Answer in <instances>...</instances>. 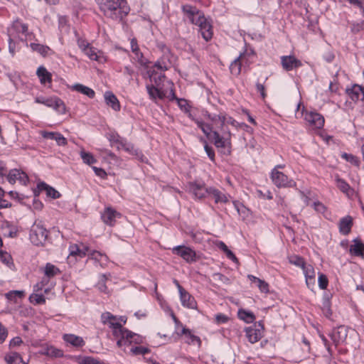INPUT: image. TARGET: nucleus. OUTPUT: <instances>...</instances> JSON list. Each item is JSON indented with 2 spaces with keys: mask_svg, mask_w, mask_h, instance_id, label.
<instances>
[{
  "mask_svg": "<svg viewBox=\"0 0 364 364\" xmlns=\"http://www.w3.org/2000/svg\"><path fill=\"white\" fill-rule=\"evenodd\" d=\"M104 16L113 21H120L129 12L127 0H98Z\"/></svg>",
  "mask_w": 364,
  "mask_h": 364,
  "instance_id": "obj_1",
  "label": "nucleus"
},
{
  "mask_svg": "<svg viewBox=\"0 0 364 364\" xmlns=\"http://www.w3.org/2000/svg\"><path fill=\"white\" fill-rule=\"evenodd\" d=\"M182 10L190 21L199 27L203 38L206 41H209L213 36L212 26L205 18L203 14L196 7L188 4L184 5Z\"/></svg>",
  "mask_w": 364,
  "mask_h": 364,
  "instance_id": "obj_2",
  "label": "nucleus"
},
{
  "mask_svg": "<svg viewBox=\"0 0 364 364\" xmlns=\"http://www.w3.org/2000/svg\"><path fill=\"white\" fill-rule=\"evenodd\" d=\"M101 319L104 324H107L112 328L113 335L116 338L122 336L129 339L132 337H136L134 341H137L139 340V335L124 328L119 323L118 317L113 316L111 313H103L101 316Z\"/></svg>",
  "mask_w": 364,
  "mask_h": 364,
  "instance_id": "obj_3",
  "label": "nucleus"
},
{
  "mask_svg": "<svg viewBox=\"0 0 364 364\" xmlns=\"http://www.w3.org/2000/svg\"><path fill=\"white\" fill-rule=\"evenodd\" d=\"M211 139L217 148L223 149L222 151L225 154H230L232 143L231 133L229 130L223 129L222 134H220L216 131L213 132Z\"/></svg>",
  "mask_w": 364,
  "mask_h": 364,
  "instance_id": "obj_4",
  "label": "nucleus"
},
{
  "mask_svg": "<svg viewBox=\"0 0 364 364\" xmlns=\"http://www.w3.org/2000/svg\"><path fill=\"white\" fill-rule=\"evenodd\" d=\"M48 237L47 230L39 223H34L30 231V240L35 245H42Z\"/></svg>",
  "mask_w": 364,
  "mask_h": 364,
  "instance_id": "obj_5",
  "label": "nucleus"
},
{
  "mask_svg": "<svg viewBox=\"0 0 364 364\" xmlns=\"http://www.w3.org/2000/svg\"><path fill=\"white\" fill-rule=\"evenodd\" d=\"M271 178L273 183L278 188L295 187L296 182L285 175L284 173L273 168L271 173Z\"/></svg>",
  "mask_w": 364,
  "mask_h": 364,
  "instance_id": "obj_6",
  "label": "nucleus"
},
{
  "mask_svg": "<svg viewBox=\"0 0 364 364\" xmlns=\"http://www.w3.org/2000/svg\"><path fill=\"white\" fill-rule=\"evenodd\" d=\"M172 252L189 263L196 260V252L189 247L179 245L173 247Z\"/></svg>",
  "mask_w": 364,
  "mask_h": 364,
  "instance_id": "obj_7",
  "label": "nucleus"
},
{
  "mask_svg": "<svg viewBox=\"0 0 364 364\" xmlns=\"http://www.w3.org/2000/svg\"><path fill=\"white\" fill-rule=\"evenodd\" d=\"M264 327L261 322L245 328L246 336L251 343H255L262 337Z\"/></svg>",
  "mask_w": 364,
  "mask_h": 364,
  "instance_id": "obj_8",
  "label": "nucleus"
},
{
  "mask_svg": "<svg viewBox=\"0 0 364 364\" xmlns=\"http://www.w3.org/2000/svg\"><path fill=\"white\" fill-rule=\"evenodd\" d=\"M347 336L348 328L346 326H340L334 328L330 334V337L336 346L344 343Z\"/></svg>",
  "mask_w": 364,
  "mask_h": 364,
  "instance_id": "obj_9",
  "label": "nucleus"
},
{
  "mask_svg": "<svg viewBox=\"0 0 364 364\" xmlns=\"http://www.w3.org/2000/svg\"><path fill=\"white\" fill-rule=\"evenodd\" d=\"M18 33H22L26 38L31 35V33L28 32V26L26 24L16 21L8 29V36H14V38H16V34Z\"/></svg>",
  "mask_w": 364,
  "mask_h": 364,
  "instance_id": "obj_10",
  "label": "nucleus"
},
{
  "mask_svg": "<svg viewBox=\"0 0 364 364\" xmlns=\"http://www.w3.org/2000/svg\"><path fill=\"white\" fill-rule=\"evenodd\" d=\"M306 122L316 129H321L324 124V118L319 113L310 112L305 115Z\"/></svg>",
  "mask_w": 364,
  "mask_h": 364,
  "instance_id": "obj_11",
  "label": "nucleus"
},
{
  "mask_svg": "<svg viewBox=\"0 0 364 364\" xmlns=\"http://www.w3.org/2000/svg\"><path fill=\"white\" fill-rule=\"evenodd\" d=\"M281 63L283 69L286 71L292 70L293 69L301 65V62L296 59L294 55L282 56Z\"/></svg>",
  "mask_w": 364,
  "mask_h": 364,
  "instance_id": "obj_12",
  "label": "nucleus"
},
{
  "mask_svg": "<svg viewBox=\"0 0 364 364\" xmlns=\"http://www.w3.org/2000/svg\"><path fill=\"white\" fill-rule=\"evenodd\" d=\"M117 149H123L125 151L135 156L140 161H144V156L141 151L135 149L133 144L128 143L124 139L119 141V144L117 146Z\"/></svg>",
  "mask_w": 364,
  "mask_h": 364,
  "instance_id": "obj_13",
  "label": "nucleus"
},
{
  "mask_svg": "<svg viewBox=\"0 0 364 364\" xmlns=\"http://www.w3.org/2000/svg\"><path fill=\"white\" fill-rule=\"evenodd\" d=\"M47 283L48 280L46 281L45 279H43L40 284H37L34 287V291L36 293L32 294L29 297L31 303L34 304H42L46 302L44 296L42 294L38 293V291H41L42 289V287L46 285Z\"/></svg>",
  "mask_w": 364,
  "mask_h": 364,
  "instance_id": "obj_14",
  "label": "nucleus"
},
{
  "mask_svg": "<svg viewBox=\"0 0 364 364\" xmlns=\"http://www.w3.org/2000/svg\"><path fill=\"white\" fill-rule=\"evenodd\" d=\"M41 134L45 139L55 140L58 146H65L68 144L67 139L59 132L41 131Z\"/></svg>",
  "mask_w": 364,
  "mask_h": 364,
  "instance_id": "obj_15",
  "label": "nucleus"
},
{
  "mask_svg": "<svg viewBox=\"0 0 364 364\" xmlns=\"http://www.w3.org/2000/svg\"><path fill=\"white\" fill-rule=\"evenodd\" d=\"M120 213H117L115 210L107 208L102 215L103 222L110 226L114 225L116 218L120 217Z\"/></svg>",
  "mask_w": 364,
  "mask_h": 364,
  "instance_id": "obj_16",
  "label": "nucleus"
},
{
  "mask_svg": "<svg viewBox=\"0 0 364 364\" xmlns=\"http://www.w3.org/2000/svg\"><path fill=\"white\" fill-rule=\"evenodd\" d=\"M46 106L51 107L60 113L65 112V106L63 102L56 97L47 98Z\"/></svg>",
  "mask_w": 364,
  "mask_h": 364,
  "instance_id": "obj_17",
  "label": "nucleus"
},
{
  "mask_svg": "<svg viewBox=\"0 0 364 364\" xmlns=\"http://www.w3.org/2000/svg\"><path fill=\"white\" fill-rule=\"evenodd\" d=\"M181 335L183 336L185 342L189 345H197L198 347L201 345V341L198 336L192 334L191 331L183 327L181 331Z\"/></svg>",
  "mask_w": 364,
  "mask_h": 364,
  "instance_id": "obj_18",
  "label": "nucleus"
},
{
  "mask_svg": "<svg viewBox=\"0 0 364 364\" xmlns=\"http://www.w3.org/2000/svg\"><path fill=\"white\" fill-rule=\"evenodd\" d=\"M190 191L198 198H203L208 195V188H206L203 185L196 183H191L189 185Z\"/></svg>",
  "mask_w": 364,
  "mask_h": 364,
  "instance_id": "obj_19",
  "label": "nucleus"
},
{
  "mask_svg": "<svg viewBox=\"0 0 364 364\" xmlns=\"http://www.w3.org/2000/svg\"><path fill=\"white\" fill-rule=\"evenodd\" d=\"M37 189L38 193L43 191H46V195L53 199L58 198L60 196V194L58 191L44 182L38 183Z\"/></svg>",
  "mask_w": 364,
  "mask_h": 364,
  "instance_id": "obj_20",
  "label": "nucleus"
},
{
  "mask_svg": "<svg viewBox=\"0 0 364 364\" xmlns=\"http://www.w3.org/2000/svg\"><path fill=\"white\" fill-rule=\"evenodd\" d=\"M353 225L352 217L347 215L343 218L339 223V231L344 235H348L350 232Z\"/></svg>",
  "mask_w": 364,
  "mask_h": 364,
  "instance_id": "obj_21",
  "label": "nucleus"
},
{
  "mask_svg": "<svg viewBox=\"0 0 364 364\" xmlns=\"http://www.w3.org/2000/svg\"><path fill=\"white\" fill-rule=\"evenodd\" d=\"M180 299L183 306L194 309L196 306V302L194 301V298L191 296V295L185 289H183L179 292Z\"/></svg>",
  "mask_w": 364,
  "mask_h": 364,
  "instance_id": "obj_22",
  "label": "nucleus"
},
{
  "mask_svg": "<svg viewBox=\"0 0 364 364\" xmlns=\"http://www.w3.org/2000/svg\"><path fill=\"white\" fill-rule=\"evenodd\" d=\"M346 92L353 101L361 100L363 87L355 84L351 88L347 89Z\"/></svg>",
  "mask_w": 364,
  "mask_h": 364,
  "instance_id": "obj_23",
  "label": "nucleus"
},
{
  "mask_svg": "<svg viewBox=\"0 0 364 364\" xmlns=\"http://www.w3.org/2000/svg\"><path fill=\"white\" fill-rule=\"evenodd\" d=\"M208 191V196H211L216 203H225L228 201V197L218 189L209 188Z\"/></svg>",
  "mask_w": 364,
  "mask_h": 364,
  "instance_id": "obj_24",
  "label": "nucleus"
},
{
  "mask_svg": "<svg viewBox=\"0 0 364 364\" xmlns=\"http://www.w3.org/2000/svg\"><path fill=\"white\" fill-rule=\"evenodd\" d=\"M64 341L75 347H81L85 345L83 338L74 334H65L63 336Z\"/></svg>",
  "mask_w": 364,
  "mask_h": 364,
  "instance_id": "obj_25",
  "label": "nucleus"
},
{
  "mask_svg": "<svg viewBox=\"0 0 364 364\" xmlns=\"http://www.w3.org/2000/svg\"><path fill=\"white\" fill-rule=\"evenodd\" d=\"M105 99L107 105L110 106L114 111L120 109L119 102L113 93L110 92H105Z\"/></svg>",
  "mask_w": 364,
  "mask_h": 364,
  "instance_id": "obj_26",
  "label": "nucleus"
},
{
  "mask_svg": "<svg viewBox=\"0 0 364 364\" xmlns=\"http://www.w3.org/2000/svg\"><path fill=\"white\" fill-rule=\"evenodd\" d=\"M354 244L350 247V252L355 256H358L364 258V244L359 240H354Z\"/></svg>",
  "mask_w": 364,
  "mask_h": 364,
  "instance_id": "obj_27",
  "label": "nucleus"
},
{
  "mask_svg": "<svg viewBox=\"0 0 364 364\" xmlns=\"http://www.w3.org/2000/svg\"><path fill=\"white\" fill-rule=\"evenodd\" d=\"M146 89L149 97L153 100H156V98L162 100L166 97L164 92L159 89L157 86L155 87L152 85H146Z\"/></svg>",
  "mask_w": 364,
  "mask_h": 364,
  "instance_id": "obj_28",
  "label": "nucleus"
},
{
  "mask_svg": "<svg viewBox=\"0 0 364 364\" xmlns=\"http://www.w3.org/2000/svg\"><path fill=\"white\" fill-rule=\"evenodd\" d=\"M244 54H240L234 61L230 64V70L234 75H239L241 72V63L244 58Z\"/></svg>",
  "mask_w": 364,
  "mask_h": 364,
  "instance_id": "obj_29",
  "label": "nucleus"
},
{
  "mask_svg": "<svg viewBox=\"0 0 364 364\" xmlns=\"http://www.w3.org/2000/svg\"><path fill=\"white\" fill-rule=\"evenodd\" d=\"M72 89L85 95H87L90 98H93L95 97V91L92 89L82 84H75L73 85Z\"/></svg>",
  "mask_w": 364,
  "mask_h": 364,
  "instance_id": "obj_30",
  "label": "nucleus"
},
{
  "mask_svg": "<svg viewBox=\"0 0 364 364\" xmlns=\"http://www.w3.org/2000/svg\"><path fill=\"white\" fill-rule=\"evenodd\" d=\"M336 182L338 188L347 196L350 197L354 194V190L343 179L337 178Z\"/></svg>",
  "mask_w": 364,
  "mask_h": 364,
  "instance_id": "obj_31",
  "label": "nucleus"
},
{
  "mask_svg": "<svg viewBox=\"0 0 364 364\" xmlns=\"http://www.w3.org/2000/svg\"><path fill=\"white\" fill-rule=\"evenodd\" d=\"M305 277H306V285L309 287L311 284H314V278H315V272L314 268L311 266H305L303 268Z\"/></svg>",
  "mask_w": 364,
  "mask_h": 364,
  "instance_id": "obj_32",
  "label": "nucleus"
},
{
  "mask_svg": "<svg viewBox=\"0 0 364 364\" xmlns=\"http://www.w3.org/2000/svg\"><path fill=\"white\" fill-rule=\"evenodd\" d=\"M45 275L48 277V279H44L46 281H48L49 278L53 277L60 273V269L55 267V265L47 263L45 267L44 270Z\"/></svg>",
  "mask_w": 364,
  "mask_h": 364,
  "instance_id": "obj_33",
  "label": "nucleus"
},
{
  "mask_svg": "<svg viewBox=\"0 0 364 364\" xmlns=\"http://www.w3.org/2000/svg\"><path fill=\"white\" fill-rule=\"evenodd\" d=\"M37 75L38 76L41 83L45 84L51 81V74L44 67H39L37 70Z\"/></svg>",
  "mask_w": 364,
  "mask_h": 364,
  "instance_id": "obj_34",
  "label": "nucleus"
},
{
  "mask_svg": "<svg viewBox=\"0 0 364 364\" xmlns=\"http://www.w3.org/2000/svg\"><path fill=\"white\" fill-rule=\"evenodd\" d=\"M89 251V247L84 246L82 249H80L77 245H71L70 247V255H77L80 257H85L87 255V252Z\"/></svg>",
  "mask_w": 364,
  "mask_h": 364,
  "instance_id": "obj_35",
  "label": "nucleus"
},
{
  "mask_svg": "<svg viewBox=\"0 0 364 364\" xmlns=\"http://www.w3.org/2000/svg\"><path fill=\"white\" fill-rule=\"evenodd\" d=\"M5 360L8 364H26L17 353H11L5 357Z\"/></svg>",
  "mask_w": 364,
  "mask_h": 364,
  "instance_id": "obj_36",
  "label": "nucleus"
},
{
  "mask_svg": "<svg viewBox=\"0 0 364 364\" xmlns=\"http://www.w3.org/2000/svg\"><path fill=\"white\" fill-rule=\"evenodd\" d=\"M238 317L246 323H252L255 320V316L252 312L244 309L238 311Z\"/></svg>",
  "mask_w": 364,
  "mask_h": 364,
  "instance_id": "obj_37",
  "label": "nucleus"
},
{
  "mask_svg": "<svg viewBox=\"0 0 364 364\" xmlns=\"http://www.w3.org/2000/svg\"><path fill=\"white\" fill-rule=\"evenodd\" d=\"M30 47L33 51L38 52L43 56H46L50 50L48 46L39 43H31Z\"/></svg>",
  "mask_w": 364,
  "mask_h": 364,
  "instance_id": "obj_38",
  "label": "nucleus"
},
{
  "mask_svg": "<svg viewBox=\"0 0 364 364\" xmlns=\"http://www.w3.org/2000/svg\"><path fill=\"white\" fill-rule=\"evenodd\" d=\"M196 124L199 128L202 130V132L204 133V134L209 139H211L213 136V130L212 127L207 124H205L203 122L200 121H196Z\"/></svg>",
  "mask_w": 364,
  "mask_h": 364,
  "instance_id": "obj_39",
  "label": "nucleus"
},
{
  "mask_svg": "<svg viewBox=\"0 0 364 364\" xmlns=\"http://www.w3.org/2000/svg\"><path fill=\"white\" fill-rule=\"evenodd\" d=\"M87 255L89 256L90 259L97 262H100L102 258H104L105 261L108 260V257L106 255L96 250H90L89 249V251L87 252Z\"/></svg>",
  "mask_w": 364,
  "mask_h": 364,
  "instance_id": "obj_40",
  "label": "nucleus"
},
{
  "mask_svg": "<svg viewBox=\"0 0 364 364\" xmlns=\"http://www.w3.org/2000/svg\"><path fill=\"white\" fill-rule=\"evenodd\" d=\"M84 53L89 57L90 59L100 61V56L98 54L99 51L96 48L89 47Z\"/></svg>",
  "mask_w": 364,
  "mask_h": 364,
  "instance_id": "obj_41",
  "label": "nucleus"
},
{
  "mask_svg": "<svg viewBox=\"0 0 364 364\" xmlns=\"http://www.w3.org/2000/svg\"><path fill=\"white\" fill-rule=\"evenodd\" d=\"M80 156L83 160V162L88 165H91L96 162V159L94 158L93 155L89 152L81 151Z\"/></svg>",
  "mask_w": 364,
  "mask_h": 364,
  "instance_id": "obj_42",
  "label": "nucleus"
},
{
  "mask_svg": "<svg viewBox=\"0 0 364 364\" xmlns=\"http://www.w3.org/2000/svg\"><path fill=\"white\" fill-rule=\"evenodd\" d=\"M48 352L46 353V355L48 356L60 358L63 355L62 350L51 346L48 347Z\"/></svg>",
  "mask_w": 364,
  "mask_h": 364,
  "instance_id": "obj_43",
  "label": "nucleus"
},
{
  "mask_svg": "<svg viewBox=\"0 0 364 364\" xmlns=\"http://www.w3.org/2000/svg\"><path fill=\"white\" fill-rule=\"evenodd\" d=\"M165 77V75L161 73H157L155 71H153L150 75L151 81L154 82L156 86L159 87L160 82Z\"/></svg>",
  "mask_w": 364,
  "mask_h": 364,
  "instance_id": "obj_44",
  "label": "nucleus"
},
{
  "mask_svg": "<svg viewBox=\"0 0 364 364\" xmlns=\"http://www.w3.org/2000/svg\"><path fill=\"white\" fill-rule=\"evenodd\" d=\"M121 339L118 340L117 342V344L119 347H121L122 345H126L127 343H139L141 341V338L139 336V340L137 341H135L136 337H132L127 339V338H123L122 336H120Z\"/></svg>",
  "mask_w": 364,
  "mask_h": 364,
  "instance_id": "obj_45",
  "label": "nucleus"
},
{
  "mask_svg": "<svg viewBox=\"0 0 364 364\" xmlns=\"http://www.w3.org/2000/svg\"><path fill=\"white\" fill-rule=\"evenodd\" d=\"M289 262L298 267H301L302 269L305 267V262L302 257L294 255L290 257Z\"/></svg>",
  "mask_w": 364,
  "mask_h": 364,
  "instance_id": "obj_46",
  "label": "nucleus"
},
{
  "mask_svg": "<svg viewBox=\"0 0 364 364\" xmlns=\"http://www.w3.org/2000/svg\"><path fill=\"white\" fill-rule=\"evenodd\" d=\"M0 259L3 263L6 264L8 266L12 264L11 256L9 253L3 252L1 250H0Z\"/></svg>",
  "mask_w": 364,
  "mask_h": 364,
  "instance_id": "obj_47",
  "label": "nucleus"
},
{
  "mask_svg": "<svg viewBox=\"0 0 364 364\" xmlns=\"http://www.w3.org/2000/svg\"><path fill=\"white\" fill-rule=\"evenodd\" d=\"M19 175V170L18 169H13L11 170L8 176V181L10 183L14 184L16 181H18V176Z\"/></svg>",
  "mask_w": 364,
  "mask_h": 364,
  "instance_id": "obj_48",
  "label": "nucleus"
},
{
  "mask_svg": "<svg viewBox=\"0 0 364 364\" xmlns=\"http://www.w3.org/2000/svg\"><path fill=\"white\" fill-rule=\"evenodd\" d=\"M154 67L159 70H167L168 69V68L170 67V63L166 62L164 60V58H162L159 60H157L155 63Z\"/></svg>",
  "mask_w": 364,
  "mask_h": 364,
  "instance_id": "obj_49",
  "label": "nucleus"
},
{
  "mask_svg": "<svg viewBox=\"0 0 364 364\" xmlns=\"http://www.w3.org/2000/svg\"><path fill=\"white\" fill-rule=\"evenodd\" d=\"M107 274H102V275H100V280H99V282L97 284V287H98V289L101 291H106L107 287L105 286V282L107 281Z\"/></svg>",
  "mask_w": 364,
  "mask_h": 364,
  "instance_id": "obj_50",
  "label": "nucleus"
},
{
  "mask_svg": "<svg viewBox=\"0 0 364 364\" xmlns=\"http://www.w3.org/2000/svg\"><path fill=\"white\" fill-rule=\"evenodd\" d=\"M328 279L323 274H320L318 276V286L321 289H325L328 286Z\"/></svg>",
  "mask_w": 364,
  "mask_h": 364,
  "instance_id": "obj_51",
  "label": "nucleus"
},
{
  "mask_svg": "<svg viewBox=\"0 0 364 364\" xmlns=\"http://www.w3.org/2000/svg\"><path fill=\"white\" fill-rule=\"evenodd\" d=\"M131 352L135 355H144L149 352V349L143 346H136L132 348Z\"/></svg>",
  "mask_w": 364,
  "mask_h": 364,
  "instance_id": "obj_52",
  "label": "nucleus"
},
{
  "mask_svg": "<svg viewBox=\"0 0 364 364\" xmlns=\"http://www.w3.org/2000/svg\"><path fill=\"white\" fill-rule=\"evenodd\" d=\"M122 139H123L117 134H112L109 136V140L111 142V144L113 146L116 145V146L119 144V141H122Z\"/></svg>",
  "mask_w": 364,
  "mask_h": 364,
  "instance_id": "obj_53",
  "label": "nucleus"
},
{
  "mask_svg": "<svg viewBox=\"0 0 364 364\" xmlns=\"http://www.w3.org/2000/svg\"><path fill=\"white\" fill-rule=\"evenodd\" d=\"M211 120L215 123H216L217 122H220L221 127H223L225 124L226 117L224 115L219 114L212 117Z\"/></svg>",
  "mask_w": 364,
  "mask_h": 364,
  "instance_id": "obj_54",
  "label": "nucleus"
},
{
  "mask_svg": "<svg viewBox=\"0 0 364 364\" xmlns=\"http://www.w3.org/2000/svg\"><path fill=\"white\" fill-rule=\"evenodd\" d=\"M258 288L262 292L267 293L269 291V285L264 280L259 281V283L257 284Z\"/></svg>",
  "mask_w": 364,
  "mask_h": 364,
  "instance_id": "obj_55",
  "label": "nucleus"
},
{
  "mask_svg": "<svg viewBox=\"0 0 364 364\" xmlns=\"http://www.w3.org/2000/svg\"><path fill=\"white\" fill-rule=\"evenodd\" d=\"M7 330L6 328L0 323V343H3L6 337H7Z\"/></svg>",
  "mask_w": 364,
  "mask_h": 364,
  "instance_id": "obj_56",
  "label": "nucleus"
},
{
  "mask_svg": "<svg viewBox=\"0 0 364 364\" xmlns=\"http://www.w3.org/2000/svg\"><path fill=\"white\" fill-rule=\"evenodd\" d=\"M205 151L211 161L215 159V152L212 147L209 146L207 144L204 146Z\"/></svg>",
  "mask_w": 364,
  "mask_h": 364,
  "instance_id": "obj_57",
  "label": "nucleus"
},
{
  "mask_svg": "<svg viewBox=\"0 0 364 364\" xmlns=\"http://www.w3.org/2000/svg\"><path fill=\"white\" fill-rule=\"evenodd\" d=\"M343 157L345 158L348 161L358 165V159L352 154H343Z\"/></svg>",
  "mask_w": 364,
  "mask_h": 364,
  "instance_id": "obj_58",
  "label": "nucleus"
},
{
  "mask_svg": "<svg viewBox=\"0 0 364 364\" xmlns=\"http://www.w3.org/2000/svg\"><path fill=\"white\" fill-rule=\"evenodd\" d=\"M77 45L83 52L90 47L89 43L86 41L80 38L77 40Z\"/></svg>",
  "mask_w": 364,
  "mask_h": 364,
  "instance_id": "obj_59",
  "label": "nucleus"
},
{
  "mask_svg": "<svg viewBox=\"0 0 364 364\" xmlns=\"http://www.w3.org/2000/svg\"><path fill=\"white\" fill-rule=\"evenodd\" d=\"M314 208L316 211L321 213H323L326 210V207L324 206L323 204H322L320 202L314 203Z\"/></svg>",
  "mask_w": 364,
  "mask_h": 364,
  "instance_id": "obj_60",
  "label": "nucleus"
},
{
  "mask_svg": "<svg viewBox=\"0 0 364 364\" xmlns=\"http://www.w3.org/2000/svg\"><path fill=\"white\" fill-rule=\"evenodd\" d=\"M92 168L95 171V174L101 178H105L107 176L105 171L101 168L92 166Z\"/></svg>",
  "mask_w": 364,
  "mask_h": 364,
  "instance_id": "obj_61",
  "label": "nucleus"
},
{
  "mask_svg": "<svg viewBox=\"0 0 364 364\" xmlns=\"http://www.w3.org/2000/svg\"><path fill=\"white\" fill-rule=\"evenodd\" d=\"M225 123L230 124L231 125H232L234 127H246V124H245L244 123L239 124L237 121H235L232 117L226 118Z\"/></svg>",
  "mask_w": 364,
  "mask_h": 364,
  "instance_id": "obj_62",
  "label": "nucleus"
},
{
  "mask_svg": "<svg viewBox=\"0 0 364 364\" xmlns=\"http://www.w3.org/2000/svg\"><path fill=\"white\" fill-rule=\"evenodd\" d=\"M28 176L24 172H20L18 176V181H19L22 184L26 185L28 181Z\"/></svg>",
  "mask_w": 364,
  "mask_h": 364,
  "instance_id": "obj_63",
  "label": "nucleus"
},
{
  "mask_svg": "<svg viewBox=\"0 0 364 364\" xmlns=\"http://www.w3.org/2000/svg\"><path fill=\"white\" fill-rule=\"evenodd\" d=\"M225 253L228 259H231L234 262H236V263L238 262L237 258L235 257V255L233 254V252L231 250H230L228 248L227 249V250L225 251Z\"/></svg>",
  "mask_w": 364,
  "mask_h": 364,
  "instance_id": "obj_64",
  "label": "nucleus"
}]
</instances>
